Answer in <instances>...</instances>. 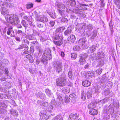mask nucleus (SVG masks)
Listing matches in <instances>:
<instances>
[{
    "label": "nucleus",
    "instance_id": "obj_3",
    "mask_svg": "<svg viewBox=\"0 0 120 120\" xmlns=\"http://www.w3.org/2000/svg\"><path fill=\"white\" fill-rule=\"evenodd\" d=\"M67 1V4H70L71 6H75V7L77 8H80V9L82 11L86 10H87V8L85 7H82L81 6H87L88 5L87 4H83L81 3H79V5H77L76 4L75 1V0H66Z\"/></svg>",
    "mask_w": 120,
    "mask_h": 120
},
{
    "label": "nucleus",
    "instance_id": "obj_2",
    "mask_svg": "<svg viewBox=\"0 0 120 120\" xmlns=\"http://www.w3.org/2000/svg\"><path fill=\"white\" fill-rule=\"evenodd\" d=\"M5 18L7 22L11 23L17 24L19 22L17 16L13 14H8L5 16Z\"/></svg>",
    "mask_w": 120,
    "mask_h": 120
},
{
    "label": "nucleus",
    "instance_id": "obj_38",
    "mask_svg": "<svg viewBox=\"0 0 120 120\" xmlns=\"http://www.w3.org/2000/svg\"><path fill=\"white\" fill-rule=\"evenodd\" d=\"M7 112L6 110L0 107V114H7Z\"/></svg>",
    "mask_w": 120,
    "mask_h": 120
},
{
    "label": "nucleus",
    "instance_id": "obj_59",
    "mask_svg": "<svg viewBox=\"0 0 120 120\" xmlns=\"http://www.w3.org/2000/svg\"><path fill=\"white\" fill-rule=\"evenodd\" d=\"M1 106L4 108H6L7 107V106L4 103H1Z\"/></svg>",
    "mask_w": 120,
    "mask_h": 120
},
{
    "label": "nucleus",
    "instance_id": "obj_9",
    "mask_svg": "<svg viewBox=\"0 0 120 120\" xmlns=\"http://www.w3.org/2000/svg\"><path fill=\"white\" fill-rule=\"evenodd\" d=\"M87 56L88 55L86 53H84L80 55L79 62L80 64L82 65L85 63V59L87 57Z\"/></svg>",
    "mask_w": 120,
    "mask_h": 120
},
{
    "label": "nucleus",
    "instance_id": "obj_49",
    "mask_svg": "<svg viewBox=\"0 0 120 120\" xmlns=\"http://www.w3.org/2000/svg\"><path fill=\"white\" fill-rule=\"evenodd\" d=\"M102 69L101 68L98 69L96 71L97 74L98 75H100L102 72Z\"/></svg>",
    "mask_w": 120,
    "mask_h": 120
},
{
    "label": "nucleus",
    "instance_id": "obj_51",
    "mask_svg": "<svg viewBox=\"0 0 120 120\" xmlns=\"http://www.w3.org/2000/svg\"><path fill=\"white\" fill-rule=\"evenodd\" d=\"M61 21L62 22H64V23L66 22L67 23L68 20L67 19L65 18L64 17H62L61 19Z\"/></svg>",
    "mask_w": 120,
    "mask_h": 120
},
{
    "label": "nucleus",
    "instance_id": "obj_62",
    "mask_svg": "<svg viewBox=\"0 0 120 120\" xmlns=\"http://www.w3.org/2000/svg\"><path fill=\"white\" fill-rule=\"evenodd\" d=\"M3 99L4 98H8V96L5 94H2Z\"/></svg>",
    "mask_w": 120,
    "mask_h": 120
},
{
    "label": "nucleus",
    "instance_id": "obj_46",
    "mask_svg": "<svg viewBox=\"0 0 120 120\" xmlns=\"http://www.w3.org/2000/svg\"><path fill=\"white\" fill-rule=\"evenodd\" d=\"M64 100L66 103H68L70 101V98L67 96H65Z\"/></svg>",
    "mask_w": 120,
    "mask_h": 120
},
{
    "label": "nucleus",
    "instance_id": "obj_5",
    "mask_svg": "<svg viewBox=\"0 0 120 120\" xmlns=\"http://www.w3.org/2000/svg\"><path fill=\"white\" fill-rule=\"evenodd\" d=\"M56 5L59 9H58V11L60 14L63 15L64 14V13L65 9V7L64 5L62 4L61 3L57 1L56 3Z\"/></svg>",
    "mask_w": 120,
    "mask_h": 120
},
{
    "label": "nucleus",
    "instance_id": "obj_64",
    "mask_svg": "<svg viewBox=\"0 0 120 120\" xmlns=\"http://www.w3.org/2000/svg\"><path fill=\"white\" fill-rule=\"evenodd\" d=\"M75 96V95L74 93H72V94H71L69 95L70 97H71V98H73Z\"/></svg>",
    "mask_w": 120,
    "mask_h": 120
},
{
    "label": "nucleus",
    "instance_id": "obj_57",
    "mask_svg": "<svg viewBox=\"0 0 120 120\" xmlns=\"http://www.w3.org/2000/svg\"><path fill=\"white\" fill-rule=\"evenodd\" d=\"M33 44H34L35 45V46L36 47H39V45L37 41H34L32 42Z\"/></svg>",
    "mask_w": 120,
    "mask_h": 120
},
{
    "label": "nucleus",
    "instance_id": "obj_60",
    "mask_svg": "<svg viewBox=\"0 0 120 120\" xmlns=\"http://www.w3.org/2000/svg\"><path fill=\"white\" fill-rule=\"evenodd\" d=\"M33 33L32 34L35 36L37 34H38L36 31L35 30H33Z\"/></svg>",
    "mask_w": 120,
    "mask_h": 120
},
{
    "label": "nucleus",
    "instance_id": "obj_61",
    "mask_svg": "<svg viewBox=\"0 0 120 120\" xmlns=\"http://www.w3.org/2000/svg\"><path fill=\"white\" fill-rule=\"evenodd\" d=\"M106 101V100L105 99H104L102 100H101L99 101L98 103H99L100 102H101L103 103H104Z\"/></svg>",
    "mask_w": 120,
    "mask_h": 120
},
{
    "label": "nucleus",
    "instance_id": "obj_26",
    "mask_svg": "<svg viewBox=\"0 0 120 120\" xmlns=\"http://www.w3.org/2000/svg\"><path fill=\"white\" fill-rule=\"evenodd\" d=\"M54 106V105L52 104H48L46 110H47L49 112L51 111L53 109Z\"/></svg>",
    "mask_w": 120,
    "mask_h": 120
},
{
    "label": "nucleus",
    "instance_id": "obj_40",
    "mask_svg": "<svg viewBox=\"0 0 120 120\" xmlns=\"http://www.w3.org/2000/svg\"><path fill=\"white\" fill-rule=\"evenodd\" d=\"M33 6V4L31 3H30L26 4V7L27 9H30L32 8Z\"/></svg>",
    "mask_w": 120,
    "mask_h": 120
},
{
    "label": "nucleus",
    "instance_id": "obj_31",
    "mask_svg": "<svg viewBox=\"0 0 120 120\" xmlns=\"http://www.w3.org/2000/svg\"><path fill=\"white\" fill-rule=\"evenodd\" d=\"M57 95V101L62 100V98L61 97L60 93L59 92H57L56 93Z\"/></svg>",
    "mask_w": 120,
    "mask_h": 120
},
{
    "label": "nucleus",
    "instance_id": "obj_20",
    "mask_svg": "<svg viewBox=\"0 0 120 120\" xmlns=\"http://www.w3.org/2000/svg\"><path fill=\"white\" fill-rule=\"evenodd\" d=\"M82 84L83 86L88 87L90 85L91 83L88 80H85L82 81Z\"/></svg>",
    "mask_w": 120,
    "mask_h": 120
},
{
    "label": "nucleus",
    "instance_id": "obj_42",
    "mask_svg": "<svg viewBox=\"0 0 120 120\" xmlns=\"http://www.w3.org/2000/svg\"><path fill=\"white\" fill-rule=\"evenodd\" d=\"M92 93V91H89L87 92L86 95L88 99L90 98H91Z\"/></svg>",
    "mask_w": 120,
    "mask_h": 120
},
{
    "label": "nucleus",
    "instance_id": "obj_35",
    "mask_svg": "<svg viewBox=\"0 0 120 120\" xmlns=\"http://www.w3.org/2000/svg\"><path fill=\"white\" fill-rule=\"evenodd\" d=\"M94 89L96 92L99 93L101 90V87L100 86H95L94 87Z\"/></svg>",
    "mask_w": 120,
    "mask_h": 120
},
{
    "label": "nucleus",
    "instance_id": "obj_1",
    "mask_svg": "<svg viewBox=\"0 0 120 120\" xmlns=\"http://www.w3.org/2000/svg\"><path fill=\"white\" fill-rule=\"evenodd\" d=\"M65 29V27L63 26L58 28L56 29V31L59 32L56 33L54 38L53 42L55 44L58 46H60L63 43L62 40L63 38L61 32Z\"/></svg>",
    "mask_w": 120,
    "mask_h": 120
},
{
    "label": "nucleus",
    "instance_id": "obj_27",
    "mask_svg": "<svg viewBox=\"0 0 120 120\" xmlns=\"http://www.w3.org/2000/svg\"><path fill=\"white\" fill-rule=\"evenodd\" d=\"M89 113L91 115H95L97 114L98 112L95 109H92L90 111Z\"/></svg>",
    "mask_w": 120,
    "mask_h": 120
},
{
    "label": "nucleus",
    "instance_id": "obj_54",
    "mask_svg": "<svg viewBox=\"0 0 120 120\" xmlns=\"http://www.w3.org/2000/svg\"><path fill=\"white\" fill-rule=\"evenodd\" d=\"M81 98L83 100H85L86 99L85 95L84 93H82L81 94Z\"/></svg>",
    "mask_w": 120,
    "mask_h": 120
},
{
    "label": "nucleus",
    "instance_id": "obj_56",
    "mask_svg": "<svg viewBox=\"0 0 120 120\" xmlns=\"http://www.w3.org/2000/svg\"><path fill=\"white\" fill-rule=\"evenodd\" d=\"M49 24L52 27L54 26L55 24V22L53 21H50Z\"/></svg>",
    "mask_w": 120,
    "mask_h": 120
},
{
    "label": "nucleus",
    "instance_id": "obj_39",
    "mask_svg": "<svg viewBox=\"0 0 120 120\" xmlns=\"http://www.w3.org/2000/svg\"><path fill=\"white\" fill-rule=\"evenodd\" d=\"M17 33L22 37L25 36L26 35V34L20 30H18L17 32Z\"/></svg>",
    "mask_w": 120,
    "mask_h": 120
},
{
    "label": "nucleus",
    "instance_id": "obj_13",
    "mask_svg": "<svg viewBox=\"0 0 120 120\" xmlns=\"http://www.w3.org/2000/svg\"><path fill=\"white\" fill-rule=\"evenodd\" d=\"M23 18L24 19L27 21L30 26H31L32 25V20L31 17L30 16L27 17V16L25 15L24 16Z\"/></svg>",
    "mask_w": 120,
    "mask_h": 120
},
{
    "label": "nucleus",
    "instance_id": "obj_30",
    "mask_svg": "<svg viewBox=\"0 0 120 120\" xmlns=\"http://www.w3.org/2000/svg\"><path fill=\"white\" fill-rule=\"evenodd\" d=\"M95 106L96 105L95 104L92 103H90L88 105V108L90 109H94L95 107Z\"/></svg>",
    "mask_w": 120,
    "mask_h": 120
},
{
    "label": "nucleus",
    "instance_id": "obj_24",
    "mask_svg": "<svg viewBox=\"0 0 120 120\" xmlns=\"http://www.w3.org/2000/svg\"><path fill=\"white\" fill-rule=\"evenodd\" d=\"M26 57L29 60L30 63H32L33 62L34 60L33 58L30 54H29L26 55Z\"/></svg>",
    "mask_w": 120,
    "mask_h": 120
},
{
    "label": "nucleus",
    "instance_id": "obj_63",
    "mask_svg": "<svg viewBox=\"0 0 120 120\" xmlns=\"http://www.w3.org/2000/svg\"><path fill=\"white\" fill-rule=\"evenodd\" d=\"M56 103L55 100H52L51 102V103L50 104H52L54 106L56 104Z\"/></svg>",
    "mask_w": 120,
    "mask_h": 120
},
{
    "label": "nucleus",
    "instance_id": "obj_17",
    "mask_svg": "<svg viewBox=\"0 0 120 120\" xmlns=\"http://www.w3.org/2000/svg\"><path fill=\"white\" fill-rule=\"evenodd\" d=\"M86 76L88 79H90L94 75V71H90L86 72Z\"/></svg>",
    "mask_w": 120,
    "mask_h": 120
},
{
    "label": "nucleus",
    "instance_id": "obj_32",
    "mask_svg": "<svg viewBox=\"0 0 120 120\" xmlns=\"http://www.w3.org/2000/svg\"><path fill=\"white\" fill-rule=\"evenodd\" d=\"M96 46L95 45H92L89 48V50L91 52H93L96 49Z\"/></svg>",
    "mask_w": 120,
    "mask_h": 120
},
{
    "label": "nucleus",
    "instance_id": "obj_29",
    "mask_svg": "<svg viewBox=\"0 0 120 120\" xmlns=\"http://www.w3.org/2000/svg\"><path fill=\"white\" fill-rule=\"evenodd\" d=\"M104 62L102 59L99 60V62H98L96 67H101L104 65Z\"/></svg>",
    "mask_w": 120,
    "mask_h": 120
},
{
    "label": "nucleus",
    "instance_id": "obj_28",
    "mask_svg": "<svg viewBox=\"0 0 120 120\" xmlns=\"http://www.w3.org/2000/svg\"><path fill=\"white\" fill-rule=\"evenodd\" d=\"M10 114L14 116H17V112L15 110L11 109L10 110Z\"/></svg>",
    "mask_w": 120,
    "mask_h": 120
},
{
    "label": "nucleus",
    "instance_id": "obj_10",
    "mask_svg": "<svg viewBox=\"0 0 120 120\" xmlns=\"http://www.w3.org/2000/svg\"><path fill=\"white\" fill-rule=\"evenodd\" d=\"M36 20L42 22H47L48 21V19L46 17H45L43 15H38L36 16Z\"/></svg>",
    "mask_w": 120,
    "mask_h": 120
},
{
    "label": "nucleus",
    "instance_id": "obj_8",
    "mask_svg": "<svg viewBox=\"0 0 120 120\" xmlns=\"http://www.w3.org/2000/svg\"><path fill=\"white\" fill-rule=\"evenodd\" d=\"M54 65V67L56 69L57 72L59 73L62 71V65L61 63L57 62H55Z\"/></svg>",
    "mask_w": 120,
    "mask_h": 120
},
{
    "label": "nucleus",
    "instance_id": "obj_6",
    "mask_svg": "<svg viewBox=\"0 0 120 120\" xmlns=\"http://www.w3.org/2000/svg\"><path fill=\"white\" fill-rule=\"evenodd\" d=\"M2 11L1 12L2 14L3 15H5L7 14L8 12H9V11L8 9L6 8V7L9 8L11 7L10 4L9 3H7L6 2H4L3 4H2Z\"/></svg>",
    "mask_w": 120,
    "mask_h": 120
},
{
    "label": "nucleus",
    "instance_id": "obj_43",
    "mask_svg": "<svg viewBox=\"0 0 120 120\" xmlns=\"http://www.w3.org/2000/svg\"><path fill=\"white\" fill-rule=\"evenodd\" d=\"M68 77L71 79H73L74 76L72 74V72L71 71H69L68 73Z\"/></svg>",
    "mask_w": 120,
    "mask_h": 120
},
{
    "label": "nucleus",
    "instance_id": "obj_47",
    "mask_svg": "<svg viewBox=\"0 0 120 120\" xmlns=\"http://www.w3.org/2000/svg\"><path fill=\"white\" fill-rule=\"evenodd\" d=\"M85 25H84L82 26L81 28L80 29L79 28V31L81 32H83L84 30H85Z\"/></svg>",
    "mask_w": 120,
    "mask_h": 120
},
{
    "label": "nucleus",
    "instance_id": "obj_44",
    "mask_svg": "<svg viewBox=\"0 0 120 120\" xmlns=\"http://www.w3.org/2000/svg\"><path fill=\"white\" fill-rule=\"evenodd\" d=\"M22 22L23 26L25 27L26 28L29 26L28 24L25 22L24 20H22Z\"/></svg>",
    "mask_w": 120,
    "mask_h": 120
},
{
    "label": "nucleus",
    "instance_id": "obj_18",
    "mask_svg": "<svg viewBox=\"0 0 120 120\" xmlns=\"http://www.w3.org/2000/svg\"><path fill=\"white\" fill-rule=\"evenodd\" d=\"M40 116L41 120H47L49 117V116H47L45 113H42L40 114Z\"/></svg>",
    "mask_w": 120,
    "mask_h": 120
},
{
    "label": "nucleus",
    "instance_id": "obj_14",
    "mask_svg": "<svg viewBox=\"0 0 120 120\" xmlns=\"http://www.w3.org/2000/svg\"><path fill=\"white\" fill-rule=\"evenodd\" d=\"M7 34L8 35H11V37H13L15 36L14 32L12 28L11 27L8 28Z\"/></svg>",
    "mask_w": 120,
    "mask_h": 120
},
{
    "label": "nucleus",
    "instance_id": "obj_37",
    "mask_svg": "<svg viewBox=\"0 0 120 120\" xmlns=\"http://www.w3.org/2000/svg\"><path fill=\"white\" fill-rule=\"evenodd\" d=\"M48 105V104L47 102L43 103L42 104L41 107L46 110Z\"/></svg>",
    "mask_w": 120,
    "mask_h": 120
},
{
    "label": "nucleus",
    "instance_id": "obj_23",
    "mask_svg": "<svg viewBox=\"0 0 120 120\" xmlns=\"http://www.w3.org/2000/svg\"><path fill=\"white\" fill-rule=\"evenodd\" d=\"M69 118L71 120H76L78 118V115L77 114H71L69 115Z\"/></svg>",
    "mask_w": 120,
    "mask_h": 120
},
{
    "label": "nucleus",
    "instance_id": "obj_7",
    "mask_svg": "<svg viewBox=\"0 0 120 120\" xmlns=\"http://www.w3.org/2000/svg\"><path fill=\"white\" fill-rule=\"evenodd\" d=\"M79 45L83 49H85L88 48L87 42L86 40L83 38L79 40L78 42Z\"/></svg>",
    "mask_w": 120,
    "mask_h": 120
},
{
    "label": "nucleus",
    "instance_id": "obj_55",
    "mask_svg": "<svg viewBox=\"0 0 120 120\" xmlns=\"http://www.w3.org/2000/svg\"><path fill=\"white\" fill-rule=\"evenodd\" d=\"M102 82H106L107 81V78L105 77H103L102 78Z\"/></svg>",
    "mask_w": 120,
    "mask_h": 120
},
{
    "label": "nucleus",
    "instance_id": "obj_34",
    "mask_svg": "<svg viewBox=\"0 0 120 120\" xmlns=\"http://www.w3.org/2000/svg\"><path fill=\"white\" fill-rule=\"evenodd\" d=\"M70 91V89L69 88H63V92L64 94L69 93Z\"/></svg>",
    "mask_w": 120,
    "mask_h": 120
},
{
    "label": "nucleus",
    "instance_id": "obj_4",
    "mask_svg": "<svg viewBox=\"0 0 120 120\" xmlns=\"http://www.w3.org/2000/svg\"><path fill=\"white\" fill-rule=\"evenodd\" d=\"M66 75L64 74L61 76V77L56 80V85L57 86H63L65 85L66 82Z\"/></svg>",
    "mask_w": 120,
    "mask_h": 120
},
{
    "label": "nucleus",
    "instance_id": "obj_58",
    "mask_svg": "<svg viewBox=\"0 0 120 120\" xmlns=\"http://www.w3.org/2000/svg\"><path fill=\"white\" fill-rule=\"evenodd\" d=\"M4 71L5 72L6 75L7 76H8V69L7 68H5Z\"/></svg>",
    "mask_w": 120,
    "mask_h": 120
},
{
    "label": "nucleus",
    "instance_id": "obj_45",
    "mask_svg": "<svg viewBox=\"0 0 120 120\" xmlns=\"http://www.w3.org/2000/svg\"><path fill=\"white\" fill-rule=\"evenodd\" d=\"M77 55L75 53H73L71 54V57L73 60L75 59L76 58Z\"/></svg>",
    "mask_w": 120,
    "mask_h": 120
},
{
    "label": "nucleus",
    "instance_id": "obj_21",
    "mask_svg": "<svg viewBox=\"0 0 120 120\" xmlns=\"http://www.w3.org/2000/svg\"><path fill=\"white\" fill-rule=\"evenodd\" d=\"M42 59L41 60V62H42L44 64L45 63H46L47 62L48 60H50L51 58H49L48 57H47V56H44V55H43Z\"/></svg>",
    "mask_w": 120,
    "mask_h": 120
},
{
    "label": "nucleus",
    "instance_id": "obj_16",
    "mask_svg": "<svg viewBox=\"0 0 120 120\" xmlns=\"http://www.w3.org/2000/svg\"><path fill=\"white\" fill-rule=\"evenodd\" d=\"M104 54L102 52H97V55L96 56V59L97 60H101L104 57Z\"/></svg>",
    "mask_w": 120,
    "mask_h": 120
},
{
    "label": "nucleus",
    "instance_id": "obj_36",
    "mask_svg": "<svg viewBox=\"0 0 120 120\" xmlns=\"http://www.w3.org/2000/svg\"><path fill=\"white\" fill-rule=\"evenodd\" d=\"M92 34V35L90 38L91 39H94L97 35V30H94Z\"/></svg>",
    "mask_w": 120,
    "mask_h": 120
},
{
    "label": "nucleus",
    "instance_id": "obj_48",
    "mask_svg": "<svg viewBox=\"0 0 120 120\" xmlns=\"http://www.w3.org/2000/svg\"><path fill=\"white\" fill-rule=\"evenodd\" d=\"M96 53H94L92 55H91V58L92 59V60H97L96 59Z\"/></svg>",
    "mask_w": 120,
    "mask_h": 120
},
{
    "label": "nucleus",
    "instance_id": "obj_12",
    "mask_svg": "<svg viewBox=\"0 0 120 120\" xmlns=\"http://www.w3.org/2000/svg\"><path fill=\"white\" fill-rule=\"evenodd\" d=\"M43 55L45 56H47L49 58H51V52L50 50L48 49H46L44 51V53Z\"/></svg>",
    "mask_w": 120,
    "mask_h": 120
},
{
    "label": "nucleus",
    "instance_id": "obj_33",
    "mask_svg": "<svg viewBox=\"0 0 120 120\" xmlns=\"http://www.w3.org/2000/svg\"><path fill=\"white\" fill-rule=\"evenodd\" d=\"M37 95L38 97L40 98L41 99H43L45 96L44 94L41 92H38Z\"/></svg>",
    "mask_w": 120,
    "mask_h": 120
},
{
    "label": "nucleus",
    "instance_id": "obj_11",
    "mask_svg": "<svg viewBox=\"0 0 120 120\" xmlns=\"http://www.w3.org/2000/svg\"><path fill=\"white\" fill-rule=\"evenodd\" d=\"M73 11L76 13L79 14L81 17H86V15L83 14V11L81 10H79V9H73Z\"/></svg>",
    "mask_w": 120,
    "mask_h": 120
},
{
    "label": "nucleus",
    "instance_id": "obj_50",
    "mask_svg": "<svg viewBox=\"0 0 120 120\" xmlns=\"http://www.w3.org/2000/svg\"><path fill=\"white\" fill-rule=\"evenodd\" d=\"M28 37L30 40H33L35 38V36L32 34L29 35Z\"/></svg>",
    "mask_w": 120,
    "mask_h": 120
},
{
    "label": "nucleus",
    "instance_id": "obj_25",
    "mask_svg": "<svg viewBox=\"0 0 120 120\" xmlns=\"http://www.w3.org/2000/svg\"><path fill=\"white\" fill-rule=\"evenodd\" d=\"M45 90L47 95L49 97H51L53 96V94L51 92V91L48 89H45Z\"/></svg>",
    "mask_w": 120,
    "mask_h": 120
},
{
    "label": "nucleus",
    "instance_id": "obj_53",
    "mask_svg": "<svg viewBox=\"0 0 120 120\" xmlns=\"http://www.w3.org/2000/svg\"><path fill=\"white\" fill-rule=\"evenodd\" d=\"M80 49V48L78 46H74L73 48V50L75 51H77Z\"/></svg>",
    "mask_w": 120,
    "mask_h": 120
},
{
    "label": "nucleus",
    "instance_id": "obj_22",
    "mask_svg": "<svg viewBox=\"0 0 120 120\" xmlns=\"http://www.w3.org/2000/svg\"><path fill=\"white\" fill-rule=\"evenodd\" d=\"M64 117V115L59 114L57 115L55 117L53 118L52 120H63Z\"/></svg>",
    "mask_w": 120,
    "mask_h": 120
},
{
    "label": "nucleus",
    "instance_id": "obj_41",
    "mask_svg": "<svg viewBox=\"0 0 120 120\" xmlns=\"http://www.w3.org/2000/svg\"><path fill=\"white\" fill-rule=\"evenodd\" d=\"M71 30L67 29L64 32V34L65 36H68L70 35L71 33Z\"/></svg>",
    "mask_w": 120,
    "mask_h": 120
},
{
    "label": "nucleus",
    "instance_id": "obj_19",
    "mask_svg": "<svg viewBox=\"0 0 120 120\" xmlns=\"http://www.w3.org/2000/svg\"><path fill=\"white\" fill-rule=\"evenodd\" d=\"M48 38V36L44 34H42L41 37L40 41L42 42H44L47 40Z\"/></svg>",
    "mask_w": 120,
    "mask_h": 120
},
{
    "label": "nucleus",
    "instance_id": "obj_52",
    "mask_svg": "<svg viewBox=\"0 0 120 120\" xmlns=\"http://www.w3.org/2000/svg\"><path fill=\"white\" fill-rule=\"evenodd\" d=\"M86 27L89 30H91L93 28V26L91 24H89Z\"/></svg>",
    "mask_w": 120,
    "mask_h": 120
},
{
    "label": "nucleus",
    "instance_id": "obj_15",
    "mask_svg": "<svg viewBox=\"0 0 120 120\" xmlns=\"http://www.w3.org/2000/svg\"><path fill=\"white\" fill-rule=\"evenodd\" d=\"M67 39L68 41L70 43H72L74 42L76 38L75 36L72 34L68 37Z\"/></svg>",
    "mask_w": 120,
    "mask_h": 120
}]
</instances>
